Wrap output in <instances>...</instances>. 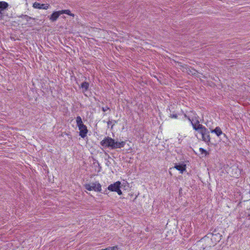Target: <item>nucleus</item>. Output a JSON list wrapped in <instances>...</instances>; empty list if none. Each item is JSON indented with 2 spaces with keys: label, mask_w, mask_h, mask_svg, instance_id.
Masks as SVG:
<instances>
[{
  "label": "nucleus",
  "mask_w": 250,
  "mask_h": 250,
  "mask_svg": "<svg viewBox=\"0 0 250 250\" xmlns=\"http://www.w3.org/2000/svg\"><path fill=\"white\" fill-rule=\"evenodd\" d=\"M102 146L104 147H109L112 149L120 148L124 146V143L123 142H115L111 138L107 137L101 142Z\"/></svg>",
  "instance_id": "obj_1"
},
{
  "label": "nucleus",
  "mask_w": 250,
  "mask_h": 250,
  "mask_svg": "<svg viewBox=\"0 0 250 250\" xmlns=\"http://www.w3.org/2000/svg\"><path fill=\"white\" fill-rule=\"evenodd\" d=\"M63 14L70 15L72 17L74 16V15L71 13L69 10H62L53 12V13L49 16V20L51 21L54 22L57 21L61 15Z\"/></svg>",
  "instance_id": "obj_2"
},
{
  "label": "nucleus",
  "mask_w": 250,
  "mask_h": 250,
  "mask_svg": "<svg viewBox=\"0 0 250 250\" xmlns=\"http://www.w3.org/2000/svg\"><path fill=\"white\" fill-rule=\"evenodd\" d=\"M178 64L181 67V70L183 72L187 73L188 75L195 76L198 72L195 69L186 64H183L181 62H178Z\"/></svg>",
  "instance_id": "obj_3"
},
{
  "label": "nucleus",
  "mask_w": 250,
  "mask_h": 250,
  "mask_svg": "<svg viewBox=\"0 0 250 250\" xmlns=\"http://www.w3.org/2000/svg\"><path fill=\"white\" fill-rule=\"evenodd\" d=\"M84 188L89 191L94 190L97 192H100L102 190V186L98 182L85 184Z\"/></svg>",
  "instance_id": "obj_4"
},
{
  "label": "nucleus",
  "mask_w": 250,
  "mask_h": 250,
  "mask_svg": "<svg viewBox=\"0 0 250 250\" xmlns=\"http://www.w3.org/2000/svg\"><path fill=\"white\" fill-rule=\"evenodd\" d=\"M121 183L120 182H117L113 184L110 185L108 187V189L111 191H116L119 195H121L122 192L120 189Z\"/></svg>",
  "instance_id": "obj_5"
},
{
  "label": "nucleus",
  "mask_w": 250,
  "mask_h": 250,
  "mask_svg": "<svg viewBox=\"0 0 250 250\" xmlns=\"http://www.w3.org/2000/svg\"><path fill=\"white\" fill-rule=\"evenodd\" d=\"M174 168L179 170L181 173H183L186 170L187 166L184 163H175Z\"/></svg>",
  "instance_id": "obj_6"
},
{
  "label": "nucleus",
  "mask_w": 250,
  "mask_h": 250,
  "mask_svg": "<svg viewBox=\"0 0 250 250\" xmlns=\"http://www.w3.org/2000/svg\"><path fill=\"white\" fill-rule=\"evenodd\" d=\"M201 134L202 135V140L209 145V143L210 141V137L208 129L207 128L206 131L201 132Z\"/></svg>",
  "instance_id": "obj_7"
},
{
  "label": "nucleus",
  "mask_w": 250,
  "mask_h": 250,
  "mask_svg": "<svg viewBox=\"0 0 250 250\" xmlns=\"http://www.w3.org/2000/svg\"><path fill=\"white\" fill-rule=\"evenodd\" d=\"M191 125H192L193 128L196 131H198L200 133H201V132H203V131H206L207 128L203 126L202 125L199 124L196 125V124H193L192 122H191Z\"/></svg>",
  "instance_id": "obj_8"
},
{
  "label": "nucleus",
  "mask_w": 250,
  "mask_h": 250,
  "mask_svg": "<svg viewBox=\"0 0 250 250\" xmlns=\"http://www.w3.org/2000/svg\"><path fill=\"white\" fill-rule=\"evenodd\" d=\"M33 6L35 8H38V9H42L46 10V9H48L49 7V4H40V3H38V2H35L33 4Z\"/></svg>",
  "instance_id": "obj_9"
},
{
  "label": "nucleus",
  "mask_w": 250,
  "mask_h": 250,
  "mask_svg": "<svg viewBox=\"0 0 250 250\" xmlns=\"http://www.w3.org/2000/svg\"><path fill=\"white\" fill-rule=\"evenodd\" d=\"M79 129L80 130V136L82 138H84L87 133L86 126L85 125H83L82 126H79Z\"/></svg>",
  "instance_id": "obj_10"
},
{
  "label": "nucleus",
  "mask_w": 250,
  "mask_h": 250,
  "mask_svg": "<svg viewBox=\"0 0 250 250\" xmlns=\"http://www.w3.org/2000/svg\"><path fill=\"white\" fill-rule=\"evenodd\" d=\"M210 131L211 133H215L218 137H219L222 134H223L224 136H226V134L225 133H223L221 129L219 126L216 127L214 129H211Z\"/></svg>",
  "instance_id": "obj_11"
},
{
  "label": "nucleus",
  "mask_w": 250,
  "mask_h": 250,
  "mask_svg": "<svg viewBox=\"0 0 250 250\" xmlns=\"http://www.w3.org/2000/svg\"><path fill=\"white\" fill-rule=\"evenodd\" d=\"M8 7V4L5 1H0V12L6 9Z\"/></svg>",
  "instance_id": "obj_12"
},
{
  "label": "nucleus",
  "mask_w": 250,
  "mask_h": 250,
  "mask_svg": "<svg viewBox=\"0 0 250 250\" xmlns=\"http://www.w3.org/2000/svg\"><path fill=\"white\" fill-rule=\"evenodd\" d=\"M89 83L87 82H83L81 84V88H82L83 92L87 91Z\"/></svg>",
  "instance_id": "obj_13"
},
{
  "label": "nucleus",
  "mask_w": 250,
  "mask_h": 250,
  "mask_svg": "<svg viewBox=\"0 0 250 250\" xmlns=\"http://www.w3.org/2000/svg\"><path fill=\"white\" fill-rule=\"evenodd\" d=\"M76 122H77V125L78 126V127L79 126H82L83 125V121H82V118L80 116H77V118H76Z\"/></svg>",
  "instance_id": "obj_14"
},
{
  "label": "nucleus",
  "mask_w": 250,
  "mask_h": 250,
  "mask_svg": "<svg viewBox=\"0 0 250 250\" xmlns=\"http://www.w3.org/2000/svg\"><path fill=\"white\" fill-rule=\"evenodd\" d=\"M129 144H127V146H128V148H127V147L126 146V151L127 153H130L131 152V145L133 146V144H132V143L130 141H129Z\"/></svg>",
  "instance_id": "obj_15"
},
{
  "label": "nucleus",
  "mask_w": 250,
  "mask_h": 250,
  "mask_svg": "<svg viewBox=\"0 0 250 250\" xmlns=\"http://www.w3.org/2000/svg\"><path fill=\"white\" fill-rule=\"evenodd\" d=\"M199 151L202 154H204L206 156L208 155L209 154L208 152L206 150L202 147L199 148Z\"/></svg>",
  "instance_id": "obj_16"
},
{
  "label": "nucleus",
  "mask_w": 250,
  "mask_h": 250,
  "mask_svg": "<svg viewBox=\"0 0 250 250\" xmlns=\"http://www.w3.org/2000/svg\"><path fill=\"white\" fill-rule=\"evenodd\" d=\"M103 250H117L118 247L117 246L114 247H109L105 249H103Z\"/></svg>",
  "instance_id": "obj_17"
},
{
  "label": "nucleus",
  "mask_w": 250,
  "mask_h": 250,
  "mask_svg": "<svg viewBox=\"0 0 250 250\" xmlns=\"http://www.w3.org/2000/svg\"><path fill=\"white\" fill-rule=\"evenodd\" d=\"M169 117L171 118L177 119L178 118V115L176 114H171L169 115Z\"/></svg>",
  "instance_id": "obj_18"
},
{
  "label": "nucleus",
  "mask_w": 250,
  "mask_h": 250,
  "mask_svg": "<svg viewBox=\"0 0 250 250\" xmlns=\"http://www.w3.org/2000/svg\"><path fill=\"white\" fill-rule=\"evenodd\" d=\"M185 117L188 119V120L191 123V122H193V120H191L189 117L186 114L184 115Z\"/></svg>",
  "instance_id": "obj_19"
},
{
  "label": "nucleus",
  "mask_w": 250,
  "mask_h": 250,
  "mask_svg": "<svg viewBox=\"0 0 250 250\" xmlns=\"http://www.w3.org/2000/svg\"><path fill=\"white\" fill-rule=\"evenodd\" d=\"M107 125L108 127H109L110 126H111V127L112 128V126H113V125L112 124V122L111 121H108L107 122Z\"/></svg>",
  "instance_id": "obj_20"
},
{
  "label": "nucleus",
  "mask_w": 250,
  "mask_h": 250,
  "mask_svg": "<svg viewBox=\"0 0 250 250\" xmlns=\"http://www.w3.org/2000/svg\"><path fill=\"white\" fill-rule=\"evenodd\" d=\"M108 109H109V108L107 107H103V110L104 111H105L107 110Z\"/></svg>",
  "instance_id": "obj_21"
},
{
  "label": "nucleus",
  "mask_w": 250,
  "mask_h": 250,
  "mask_svg": "<svg viewBox=\"0 0 250 250\" xmlns=\"http://www.w3.org/2000/svg\"><path fill=\"white\" fill-rule=\"evenodd\" d=\"M125 185H126V190L127 189L126 187H129V184L126 181V183H125Z\"/></svg>",
  "instance_id": "obj_22"
},
{
  "label": "nucleus",
  "mask_w": 250,
  "mask_h": 250,
  "mask_svg": "<svg viewBox=\"0 0 250 250\" xmlns=\"http://www.w3.org/2000/svg\"><path fill=\"white\" fill-rule=\"evenodd\" d=\"M194 124H196V125L200 124L199 120H196V122Z\"/></svg>",
  "instance_id": "obj_23"
},
{
  "label": "nucleus",
  "mask_w": 250,
  "mask_h": 250,
  "mask_svg": "<svg viewBox=\"0 0 250 250\" xmlns=\"http://www.w3.org/2000/svg\"><path fill=\"white\" fill-rule=\"evenodd\" d=\"M25 18H26V19H30L31 18L28 17V16L27 15H24L23 16Z\"/></svg>",
  "instance_id": "obj_24"
},
{
  "label": "nucleus",
  "mask_w": 250,
  "mask_h": 250,
  "mask_svg": "<svg viewBox=\"0 0 250 250\" xmlns=\"http://www.w3.org/2000/svg\"><path fill=\"white\" fill-rule=\"evenodd\" d=\"M127 158H128V156H126V159H125V161H127Z\"/></svg>",
  "instance_id": "obj_25"
}]
</instances>
